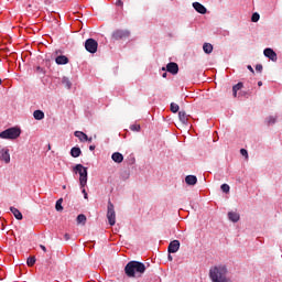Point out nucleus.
I'll return each mask as SVG.
<instances>
[{"label":"nucleus","instance_id":"f257e3e1","mask_svg":"<svg viewBox=\"0 0 282 282\" xmlns=\"http://www.w3.org/2000/svg\"><path fill=\"white\" fill-rule=\"evenodd\" d=\"M209 279L212 282H230V278H228V268L226 264L212 267L209 269Z\"/></svg>","mask_w":282,"mask_h":282},{"label":"nucleus","instance_id":"f03ea898","mask_svg":"<svg viewBox=\"0 0 282 282\" xmlns=\"http://www.w3.org/2000/svg\"><path fill=\"white\" fill-rule=\"evenodd\" d=\"M124 272L129 279H133L137 274H144L147 272V267L142 262L138 261H130L126 267H124Z\"/></svg>","mask_w":282,"mask_h":282},{"label":"nucleus","instance_id":"7ed1b4c3","mask_svg":"<svg viewBox=\"0 0 282 282\" xmlns=\"http://www.w3.org/2000/svg\"><path fill=\"white\" fill-rule=\"evenodd\" d=\"M73 173L79 175V186L85 188V186H87V167H85L83 164H76L73 167Z\"/></svg>","mask_w":282,"mask_h":282},{"label":"nucleus","instance_id":"20e7f679","mask_svg":"<svg viewBox=\"0 0 282 282\" xmlns=\"http://www.w3.org/2000/svg\"><path fill=\"white\" fill-rule=\"evenodd\" d=\"M21 135V128H9L2 132H0V138L2 140H17Z\"/></svg>","mask_w":282,"mask_h":282},{"label":"nucleus","instance_id":"39448f33","mask_svg":"<svg viewBox=\"0 0 282 282\" xmlns=\"http://www.w3.org/2000/svg\"><path fill=\"white\" fill-rule=\"evenodd\" d=\"M85 50L89 52V54H96L98 52V42L94 39L86 40Z\"/></svg>","mask_w":282,"mask_h":282},{"label":"nucleus","instance_id":"423d86ee","mask_svg":"<svg viewBox=\"0 0 282 282\" xmlns=\"http://www.w3.org/2000/svg\"><path fill=\"white\" fill-rule=\"evenodd\" d=\"M107 219L111 226H116V209L112 202H108Z\"/></svg>","mask_w":282,"mask_h":282},{"label":"nucleus","instance_id":"0eeeda50","mask_svg":"<svg viewBox=\"0 0 282 282\" xmlns=\"http://www.w3.org/2000/svg\"><path fill=\"white\" fill-rule=\"evenodd\" d=\"M162 72H169L170 74H172L173 76H175L176 74H178L180 72V66L177 65V63L175 62H170L166 67H162Z\"/></svg>","mask_w":282,"mask_h":282},{"label":"nucleus","instance_id":"6e6552de","mask_svg":"<svg viewBox=\"0 0 282 282\" xmlns=\"http://www.w3.org/2000/svg\"><path fill=\"white\" fill-rule=\"evenodd\" d=\"M0 160L4 162V164H10V149L1 148L0 149Z\"/></svg>","mask_w":282,"mask_h":282},{"label":"nucleus","instance_id":"1a4fd4ad","mask_svg":"<svg viewBox=\"0 0 282 282\" xmlns=\"http://www.w3.org/2000/svg\"><path fill=\"white\" fill-rule=\"evenodd\" d=\"M129 35L128 30H117L113 32L112 37L116 39V41H120V39H129Z\"/></svg>","mask_w":282,"mask_h":282},{"label":"nucleus","instance_id":"9d476101","mask_svg":"<svg viewBox=\"0 0 282 282\" xmlns=\"http://www.w3.org/2000/svg\"><path fill=\"white\" fill-rule=\"evenodd\" d=\"M263 54L267 58H269L270 61H273V63H276V52H274V50L268 47L264 48Z\"/></svg>","mask_w":282,"mask_h":282},{"label":"nucleus","instance_id":"9b49d317","mask_svg":"<svg viewBox=\"0 0 282 282\" xmlns=\"http://www.w3.org/2000/svg\"><path fill=\"white\" fill-rule=\"evenodd\" d=\"M177 250H180V240L171 241L169 245V248H167V252L170 254H175V252H177Z\"/></svg>","mask_w":282,"mask_h":282},{"label":"nucleus","instance_id":"f8f14e48","mask_svg":"<svg viewBox=\"0 0 282 282\" xmlns=\"http://www.w3.org/2000/svg\"><path fill=\"white\" fill-rule=\"evenodd\" d=\"M279 121V115H271L269 117L265 118L264 122L268 124V127H272L273 124H276V122Z\"/></svg>","mask_w":282,"mask_h":282},{"label":"nucleus","instance_id":"ddd939ff","mask_svg":"<svg viewBox=\"0 0 282 282\" xmlns=\"http://www.w3.org/2000/svg\"><path fill=\"white\" fill-rule=\"evenodd\" d=\"M227 217H228L229 221H232V224H237V221H239V219H241V216L237 212H229L227 214Z\"/></svg>","mask_w":282,"mask_h":282},{"label":"nucleus","instance_id":"4468645a","mask_svg":"<svg viewBox=\"0 0 282 282\" xmlns=\"http://www.w3.org/2000/svg\"><path fill=\"white\" fill-rule=\"evenodd\" d=\"M193 8L194 10H196V12H198L199 14H206L207 10L206 7H204V4L199 3V2H194L193 3Z\"/></svg>","mask_w":282,"mask_h":282},{"label":"nucleus","instance_id":"2eb2a0df","mask_svg":"<svg viewBox=\"0 0 282 282\" xmlns=\"http://www.w3.org/2000/svg\"><path fill=\"white\" fill-rule=\"evenodd\" d=\"M111 160H113L117 164H122L124 156L120 152H115L111 155Z\"/></svg>","mask_w":282,"mask_h":282},{"label":"nucleus","instance_id":"dca6fc26","mask_svg":"<svg viewBox=\"0 0 282 282\" xmlns=\"http://www.w3.org/2000/svg\"><path fill=\"white\" fill-rule=\"evenodd\" d=\"M185 184H187L188 186H195V184H197V176H195V175H187L185 177Z\"/></svg>","mask_w":282,"mask_h":282},{"label":"nucleus","instance_id":"f3484780","mask_svg":"<svg viewBox=\"0 0 282 282\" xmlns=\"http://www.w3.org/2000/svg\"><path fill=\"white\" fill-rule=\"evenodd\" d=\"M55 63L57 65H67V63H69V58L65 55H59L55 58Z\"/></svg>","mask_w":282,"mask_h":282},{"label":"nucleus","instance_id":"a211bd4d","mask_svg":"<svg viewBox=\"0 0 282 282\" xmlns=\"http://www.w3.org/2000/svg\"><path fill=\"white\" fill-rule=\"evenodd\" d=\"M74 135H75V138H78V140L80 142H87V140H88L87 134L83 131H75Z\"/></svg>","mask_w":282,"mask_h":282},{"label":"nucleus","instance_id":"6ab92c4d","mask_svg":"<svg viewBox=\"0 0 282 282\" xmlns=\"http://www.w3.org/2000/svg\"><path fill=\"white\" fill-rule=\"evenodd\" d=\"M10 212L15 217V219H18L19 221H21V219H23V214H21V212L18 208L10 207Z\"/></svg>","mask_w":282,"mask_h":282},{"label":"nucleus","instance_id":"aec40b11","mask_svg":"<svg viewBox=\"0 0 282 282\" xmlns=\"http://www.w3.org/2000/svg\"><path fill=\"white\" fill-rule=\"evenodd\" d=\"M178 120L182 122V124H188V115H186L185 111H180Z\"/></svg>","mask_w":282,"mask_h":282},{"label":"nucleus","instance_id":"412c9836","mask_svg":"<svg viewBox=\"0 0 282 282\" xmlns=\"http://www.w3.org/2000/svg\"><path fill=\"white\" fill-rule=\"evenodd\" d=\"M83 151L78 147H74L70 149V155L72 158H80Z\"/></svg>","mask_w":282,"mask_h":282},{"label":"nucleus","instance_id":"4be33fe9","mask_svg":"<svg viewBox=\"0 0 282 282\" xmlns=\"http://www.w3.org/2000/svg\"><path fill=\"white\" fill-rule=\"evenodd\" d=\"M33 118L35 120H43L45 118V112H43L42 110H35L33 112Z\"/></svg>","mask_w":282,"mask_h":282},{"label":"nucleus","instance_id":"5701e85b","mask_svg":"<svg viewBox=\"0 0 282 282\" xmlns=\"http://www.w3.org/2000/svg\"><path fill=\"white\" fill-rule=\"evenodd\" d=\"M243 88V83H238L232 87L234 98H237V91Z\"/></svg>","mask_w":282,"mask_h":282},{"label":"nucleus","instance_id":"b1692460","mask_svg":"<svg viewBox=\"0 0 282 282\" xmlns=\"http://www.w3.org/2000/svg\"><path fill=\"white\" fill-rule=\"evenodd\" d=\"M203 51L205 52V54H212L213 53V44L205 43L203 45Z\"/></svg>","mask_w":282,"mask_h":282},{"label":"nucleus","instance_id":"393cba45","mask_svg":"<svg viewBox=\"0 0 282 282\" xmlns=\"http://www.w3.org/2000/svg\"><path fill=\"white\" fill-rule=\"evenodd\" d=\"M86 223H87V216H85V214H79L77 216V224H82L83 226H85Z\"/></svg>","mask_w":282,"mask_h":282},{"label":"nucleus","instance_id":"a878e982","mask_svg":"<svg viewBox=\"0 0 282 282\" xmlns=\"http://www.w3.org/2000/svg\"><path fill=\"white\" fill-rule=\"evenodd\" d=\"M62 84L64 85V87H66V89H72V82L69 80V78L63 77Z\"/></svg>","mask_w":282,"mask_h":282},{"label":"nucleus","instance_id":"bb28decb","mask_svg":"<svg viewBox=\"0 0 282 282\" xmlns=\"http://www.w3.org/2000/svg\"><path fill=\"white\" fill-rule=\"evenodd\" d=\"M141 129H142V127L138 123H133L130 126V131H134L137 133H140Z\"/></svg>","mask_w":282,"mask_h":282},{"label":"nucleus","instance_id":"cd10ccee","mask_svg":"<svg viewBox=\"0 0 282 282\" xmlns=\"http://www.w3.org/2000/svg\"><path fill=\"white\" fill-rule=\"evenodd\" d=\"M55 209L61 213V210H63V198H59L56 200V204H55Z\"/></svg>","mask_w":282,"mask_h":282},{"label":"nucleus","instance_id":"c85d7f7f","mask_svg":"<svg viewBox=\"0 0 282 282\" xmlns=\"http://www.w3.org/2000/svg\"><path fill=\"white\" fill-rule=\"evenodd\" d=\"M170 107H171L172 113H177V111H180V105L175 102H172Z\"/></svg>","mask_w":282,"mask_h":282},{"label":"nucleus","instance_id":"c756f323","mask_svg":"<svg viewBox=\"0 0 282 282\" xmlns=\"http://www.w3.org/2000/svg\"><path fill=\"white\" fill-rule=\"evenodd\" d=\"M259 19H261V15H259V13H253L251 17V21L252 23H258Z\"/></svg>","mask_w":282,"mask_h":282},{"label":"nucleus","instance_id":"7c9ffc66","mask_svg":"<svg viewBox=\"0 0 282 282\" xmlns=\"http://www.w3.org/2000/svg\"><path fill=\"white\" fill-rule=\"evenodd\" d=\"M220 189L223 191V193H230V185L228 184H223L220 186Z\"/></svg>","mask_w":282,"mask_h":282},{"label":"nucleus","instance_id":"2f4dec72","mask_svg":"<svg viewBox=\"0 0 282 282\" xmlns=\"http://www.w3.org/2000/svg\"><path fill=\"white\" fill-rule=\"evenodd\" d=\"M26 263L30 268H32V265H34V263H36V258L32 257V258H29L26 260Z\"/></svg>","mask_w":282,"mask_h":282},{"label":"nucleus","instance_id":"473e14b6","mask_svg":"<svg viewBox=\"0 0 282 282\" xmlns=\"http://www.w3.org/2000/svg\"><path fill=\"white\" fill-rule=\"evenodd\" d=\"M240 153H241V155H242L243 158H246V159L248 160V150L241 149V150H240Z\"/></svg>","mask_w":282,"mask_h":282},{"label":"nucleus","instance_id":"72a5a7b5","mask_svg":"<svg viewBox=\"0 0 282 282\" xmlns=\"http://www.w3.org/2000/svg\"><path fill=\"white\" fill-rule=\"evenodd\" d=\"M256 72H263V65L257 64L256 65Z\"/></svg>","mask_w":282,"mask_h":282},{"label":"nucleus","instance_id":"f704fd0d","mask_svg":"<svg viewBox=\"0 0 282 282\" xmlns=\"http://www.w3.org/2000/svg\"><path fill=\"white\" fill-rule=\"evenodd\" d=\"M80 189L84 195V199H87L88 198L87 191L85 189V187H80Z\"/></svg>","mask_w":282,"mask_h":282},{"label":"nucleus","instance_id":"c9c22d12","mask_svg":"<svg viewBox=\"0 0 282 282\" xmlns=\"http://www.w3.org/2000/svg\"><path fill=\"white\" fill-rule=\"evenodd\" d=\"M247 69H249V72H251V74H254V68H252L250 65L247 66Z\"/></svg>","mask_w":282,"mask_h":282},{"label":"nucleus","instance_id":"e433bc0d","mask_svg":"<svg viewBox=\"0 0 282 282\" xmlns=\"http://www.w3.org/2000/svg\"><path fill=\"white\" fill-rule=\"evenodd\" d=\"M64 239H65V241H69V234H65Z\"/></svg>","mask_w":282,"mask_h":282},{"label":"nucleus","instance_id":"4c0bfd02","mask_svg":"<svg viewBox=\"0 0 282 282\" xmlns=\"http://www.w3.org/2000/svg\"><path fill=\"white\" fill-rule=\"evenodd\" d=\"M40 248L43 250V252H47V248H45V246L41 245Z\"/></svg>","mask_w":282,"mask_h":282},{"label":"nucleus","instance_id":"58836bf2","mask_svg":"<svg viewBox=\"0 0 282 282\" xmlns=\"http://www.w3.org/2000/svg\"><path fill=\"white\" fill-rule=\"evenodd\" d=\"M89 151H96V145H90Z\"/></svg>","mask_w":282,"mask_h":282},{"label":"nucleus","instance_id":"ea45409f","mask_svg":"<svg viewBox=\"0 0 282 282\" xmlns=\"http://www.w3.org/2000/svg\"><path fill=\"white\" fill-rule=\"evenodd\" d=\"M164 73L162 74V78H166L167 74L166 70H163Z\"/></svg>","mask_w":282,"mask_h":282},{"label":"nucleus","instance_id":"a19ab883","mask_svg":"<svg viewBox=\"0 0 282 282\" xmlns=\"http://www.w3.org/2000/svg\"><path fill=\"white\" fill-rule=\"evenodd\" d=\"M117 6H122V0L117 1Z\"/></svg>","mask_w":282,"mask_h":282},{"label":"nucleus","instance_id":"79ce46f5","mask_svg":"<svg viewBox=\"0 0 282 282\" xmlns=\"http://www.w3.org/2000/svg\"><path fill=\"white\" fill-rule=\"evenodd\" d=\"M263 85V82H258V87H261Z\"/></svg>","mask_w":282,"mask_h":282},{"label":"nucleus","instance_id":"37998d69","mask_svg":"<svg viewBox=\"0 0 282 282\" xmlns=\"http://www.w3.org/2000/svg\"><path fill=\"white\" fill-rule=\"evenodd\" d=\"M169 260L173 261V257L171 254H169Z\"/></svg>","mask_w":282,"mask_h":282},{"label":"nucleus","instance_id":"c03bdc74","mask_svg":"<svg viewBox=\"0 0 282 282\" xmlns=\"http://www.w3.org/2000/svg\"><path fill=\"white\" fill-rule=\"evenodd\" d=\"M91 140H93V139L88 137V139H87V141H86V142H91Z\"/></svg>","mask_w":282,"mask_h":282},{"label":"nucleus","instance_id":"a18cd8bd","mask_svg":"<svg viewBox=\"0 0 282 282\" xmlns=\"http://www.w3.org/2000/svg\"><path fill=\"white\" fill-rule=\"evenodd\" d=\"M2 80L0 79V85H1Z\"/></svg>","mask_w":282,"mask_h":282}]
</instances>
